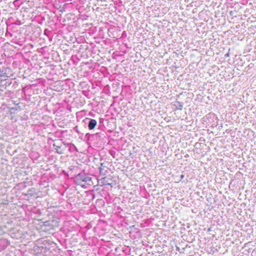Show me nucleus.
<instances>
[{
    "mask_svg": "<svg viewBox=\"0 0 256 256\" xmlns=\"http://www.w3.org/2000/svg\"><path fill=\"white\" fill-rule=\"evenodd\" d=\"M50 242L47 240L42 239L34 246V250L37 254L50 256Z\"/></svg>",
    "mask_w": 256,
    "mask_h": 256,
    "instance_id": "1",
    "label": "nucleus"
},
{
    "mask_svg": "<svg viewBox=\"0 0 256 256\" xmlns=\"http://www.w3.org/2000/svg\"><path fill=\"white\" fill-rule=\"evenodd\" d=\"M84 122L86 123H88V128L90 130H93L96 127L97 124V122L94 119L86 118L84 120Z\"/></svg>",
    "mask_w": 256,
    "mask_h": 256,
    "instance_id": "2",
    "label": "nucleus"
},
{
    "mask_svg": "<svg viewBox=\"0 0 256 256\" xmlns=\"http://www.w3.org/2000/svg\"><path fill=\"white\" fill-rule=\"evenodd\" d=\"M76 178L78 180H82V182H88L89 181H91V179H92V178L88 176H86L85 174H78Z\"/></svg>",
    "mask_w": 256,
    "mask_h": 256,
    "instance_id": "3",
    "label": "nucleus"
},
{
    "mask_svg": "<svg viewBox=\"0 0 256 256\" xmlns=\"http://www.w3.org/2000/svg\"><path fill=\"white\" fill-rule=\"evenodd\" d=\"M100 173L102 176H104L108 173V168L104 165V164L101 163L100 166L99 168Z\"/></svg>",
    "mask_w": 256,
    "mask_h": 256,
    "instance_id": "4",
    "label": "nucleus"
},
{
    "mask_svg": "<svg viewBox=\"0 0 256 256\" xmlns=\"http://www.w3.org/2000/svg\"><path fill=\"white\" fill-rule=\"evenodd\" d=\"M36 194V189L34 188H29L27 192L24 194V196L30 197Z\"/></svg>",
    "mask_w": 256,
    "mask_h": 256,
    "instance_id": "5",
    "label": "nucleus"
},
{
    "mask_svg": "<svg viewBox=\"0 0 256 256\" xmlns=\"http://www.w3.org/2000/svg\"><path fill=\"white\" fill-rule=\"evenodd\" d=\"M183 103L179 101H176L174 102V106L176 107V110H182L183 108Z\"/></svg>",
    "mask_w": 256,
    "mask_h": 256,
    "instance_id": "6",
    "label": "nucleus"
},
{
    "mask_svg": "<svg viewBox=\"0 0 256 256\" xmlns=\"http://www.w3.org/2000/svg\"><path fill=\"white\" fill-rule=\"evenodd\" d=\"M90 136V134H89V133H87L86 134V136L89 138Z\"/></svg>",
    "mask_w": 256,
    "mask_h": 256,
    "instance_id": "7",
    "label": "nucleus"
},
{
    "mask_svg": "<svg viewBox=\"0 0 256 256\" xmlns=\"http://www.w3.org/2000/svg\"><path fill=\"white\" fill-rule=\"evenodd\" d=\"M18 2V0H15V1H14V4H16Z\"/></svg>",
    "mask_w": 256,
    "mask_h": 256,
    "instance_id": "8",
    "label": "nucleus"
},
{
    "mask_svg": "<svg viewBox=\"0 0 256 256\" xmlns=\"http://www.w3.org/2000/svg\"><path fill=\"white\" fill-rule=\"evenodd\" d=\"M229 56V54H228H228H226L225 55V56Z\"/></svg>",
    "mask_w": 256,
    "mask_h": 256,
    "instance_id": "9",
    "label": "nucleus"
},
{
    "mask_svg": "<svg viewBox=\"0 0 256 256\" xmlns=\"http://www.w3.org/2000/svg\"><path fill=\"white\" fill-rule=\"evenodd\" d=\"M3 0H0V2H2Z\"/></svg>",
    "mask_w": 256,
    "mask_h": 256,
    "instance_id": "10",
    "label": "nucleus"
}]
</instances>
